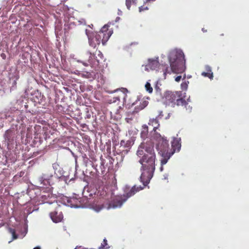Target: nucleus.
Here are the masks:
<instances>
[{
	"label": "nucleus",
	"instance_id": "obj_27",
	"mask_svg": "<svg viewBox=\"0 0 249 249\" xmlns=\"http://www.w3.org/2000/svg\"><path fill=\"white\" fill-rule=\"evenodd\" d=\"M83 64V65H84L85 66H88V64L87 63L84 62Z\"/></svg>",
	"mask_w": 249,
	"mask_h": 249
},
{
	"label": "nucleus",
	"instance_id": "obj_6",
	"mask_svg": "<svg viewBox=\"0 0 249 249\" xmlns=\"http://www.w3.org/2000/svg\"><path fill=\"white\" fill-rule=\"evenodd\" d=\"M148 102L146 101H143L140 102L139 101H136L132 104V106H135L134 109L133 111H128L126 113L125 121L127 123L131 124L133 121L136 120L138 118V113L140 111L145 108L148 105Z\"/></svg>",
	"mask_w": 249,
	"mask_h": 249
},
{
	"label": "nucleus",
	"instance_id": "obj_8",
	"mask_svg": "<svg viewBox=\"0 0 249 249\" xmlns=\"http://www.w3.org/2000/svg\"><path fill=\"white\" fill-rule=\"evenodd\" d=\"M179 93L177 92L167 91L165 93L164 97L167 104L175 103L178 97Z\"/></svg>",
	"mask_w": 249,
	"mask_h": 249
},
{
	"label": "nucleus",
	"instance_id": "obj_17",
	"mask_svg": "<svg viewBox=\"0 0 249 249\" xmlns=\"http://www.w3.org/2000/svg\"><path fill=\"white\" fill-rule=\"evenodd\" d=\"M109 248L108 246H107V240L106 239H104L103 240V241L101 245V246L100 247L99 249H107Z\"/></svg>",
	"mask_w": 249,
	"mask_h": 249
},
{
	"label": "nucleus",
	"instance_id": "obj_3",
	"mask_svg": "<svg viewBox=\"0 0 249 249\" xmlns=\"http://www.w3.org/2000/svg\"><path fill=\"white\" fill-rule=\"evenodd\" d=\"M168 60L170 68L167 67L164 73L170 74L182 73L184 71L185 67V60L184 54L181 50L175 49L170 51L168 55Z\"/></svg>",
	"mask_w": 249,
	"mask_h": 249
},
{
	"label": "nucleus",
	"instance_id": "obj_9",
	"mask_svg": "<svg viewBox=\"0 0 249 249\" xmlns=\"http://www.w3.org/2000/svg\"><path fill=\"white\" fill-rule=\"evenodd\" d=\"M88 55H89V58L88 60V62L89 64H92L93 63V58L95 59L97 61L98 64L99 63V61L100 60L99 59H98L97 56H95L96 54L98 55V56L99 57V58L100 59H103V57H104L103 54L102 53V52L99 50L96 51L95 54H93V53L92 54L90 52H88Z\"/></svg>",
	"mask_w": 249,
	"mask_h": 249
},
{
	"label": "nucleus",
	"instance_id": "obj_28",
	"mask_svg": "<svg viewBox=\"0 0 249 249\" xmlns=\"http://www.w3.org/2000/svg\"><path fill=\"white\" fill-rule=\"evenodd\" d=\"M202 31L203 32H206L207 31V30L205 29L204 28H202Z\"/></svg>",
	"mask_w": 249,
	"mask_h": 249
},
{
	"label": "nucleus",
	"instance_id": "obj_14",
	"mask_svg": "<svg viewBox=\"0 0 249 249\" xmlns=\"http://www.w3.org/2000/svg\"><path fill=\"white\" fill-rule=\"evenodd\" d=\"M176 103L177 106H184L186 109H188L187 107V106H188V109H190V106H188V103H187L184 99H182V98H180V95H179V97H178V99H177V101H176Z\"/></svg>",
	"mask_w": 249,
	"mask_h": 249
},
{
	"label": "nucleus",
	"instance_id": "obj_2",
	"mask_svg": "<svg viewBox=\"0 0 249 249\" xmlns=\"http://www.w3.org/2000/svg\"><path fill=\"white\" fill-rule=\"evenodd\" d=\"M180 138H174L171 142V147L167 140L164 137L160 138L156 148L159 154L161 157L160 162L161 166L165 164L170 157L177 151H179L181 147Z\"/></svg>",
	"mask_w": 249,
	"mask_h": 249
},
{
	"label": "nucleus",
	"instance_id": "obj_22",
	"mask_svg": "<svg viewBox=\"0 0 249 249\" xmlns=\"http://www.w3.org/2000/svg\"><path fill=\"white\" fill-rule=\"evenodd\" d=\"M139 11L140 12L143 11L144 10H147L148 9L147 6H145L144 5L141 6L139 7Z\"/></svg>",
	"mask_w": 249,
	"mask_h": 249
},
{
	"label": "nucleus",
	"instance_id": "obj_7",
	"mask_svg": "<svg viewBox=\"0 0 249 249\" xmlns=\"http://www.w3.org/2000/svg\"><path fill=\"white\" fill-rule=\"evenodd\" d=\"M160 63L158 57L156 58H149L148 59V63L144 66V70L146 71L155 70L159 68Z\"/></svg>",
	"mask_w": 249,
	"mask_h": 249
},
{
	"label": "nucleus",
	"instance_id": "obj_5",
	"mask_svg": "<svg viewBox=\"0 0 249 249\" xmlns=\"http://www.w3.org/2000/svg\"><path fill=\"white\" fill-rule=\"evenodd\" d=\"M143 185H144L143 184ZM146 186L142 187L134 185L132 188H126L124 191V194L122 196H118L115 197L113 201V207L114 208L121 207L127 199L134 196L136 193L144 189Z\"/></svg>",
	"mask_w": 249,
	"mask_h": 249
},
{
	"label": "nucleus",
	"instance_id": "obj_15",
	"mask_svg": "<svg viewBox=\"0 0 249 249\" xmlns=\"http://www.w3.org/2000/svg\"><path fill=\"white\" fill-rule=\"evenodd\" d=\"M148 134V126L146 124H144L142 125V130L141 133V136L142 139H145V138H147Z\"/></svg>",
	"mask_w": 249,
	"mask_h": 249
},
{
	"label": "nucleus",
	"instance_id": "obj_18",
	"mask_svg": "<svg viewBox=\"0 0 249 249\" xmlns=\"http://www.w3.org/2000/svg\"><path fill=\"white\" fill-rule=\"evenodd\" d=\"M145 88L147 91H148L149 93H151L153 91V88L151 86V84L149 82H146Z\"/></svg>",
	"mask_w": 249,
	"mask_h": 249
},
{
	"label": "nucleus",
	"instance_id": "obj_32",
	"mask_svg": "<svg viewBox=\"0 0 249 249\" xmlns=\"http://www.w3.org/2000/svg\"><path fill=\"white\" fill-rule=\"evenodd\" d=\"M160 169H161V170H162V167H161Z\"/></svg>",
	"mask_w": 249,
	"mask_h": 249
},
{
	"label": "nucleus",
	"instance_id": "obj_4",
	"mask_svg": "<svg viewBox=\"0 0 249 249\" xmlns=\"http://www.w3.org/2000/svg\"><path fill=\"white\" fill-rule=\"evenodd\" d=\"M86 33L88 36L89 45L94 48L99 45L101 42L103 45H105L112 35V32L108 31L106 26H104L99 33L93 34L92 36L88 34L87 30H86Z\"/></svg>",
	"mask_w": 249,
	"mask_h": 249
},
{
	"label": "nucleus",
	"instance_id": "obj_30",
	"mask_svg": "<svg viewBox=\"0 0 249 249\" xmlns=\"http://www.w3.org/2000/svg\"><path fill=\"white\" fill-rule=\"evenodd\" d=\"M13 84H14V85H15V86L16 85V84H17L16 81H15L14 82Z\"/></svg>",
	"mask_w": 249,
	"mask_h": 249
},
{
	"label": "nucleus",
	"instance_id": "obj_23",
	"mask_svg": "<svg viewBox=\"0 0 249 249\" xmlns=\"http://www.w3.org/2000/svg\"><path fill=\"white\" fill-rule=\"evenodd\" d=\"M10 230L11 232L12 233V234H13V236L14 238L15 239L17 238V235H16V233H15V230H13V229H10Z\"/></svg>",
	"mask_w": 249,
	"mask_h": 249
},
{
	"label": "nucleus",
	"instance_id": "obj_31",
	"mask_svg": "<svg viewBox=\"0 0 249 249\" xmlns=\"http://www.w3.org/2000/svg\"><path fill=\"white\" fill-rule=\"evenodd\" d=\"M80 248H81V247H77L76 248H75V249H80Z\"/></svg>",
	"mask_w": 249,
	"mask_h": 249
},
{
	"label": "nucleus",
	"instance_id": "obj_11",
	"mask_svg": "<svg viewBox=\"0 0 249 249\" xmlns=\"http://www.w3.org/2000/svg\"><path fill=\"white\" fill-rule=\"evenodd\" d=\"M50 215L52 220L55 223L60 222L63 218L62 214H58L57 212L55 211L50 213Z\"/></svg>",
	"mask_w": 249,
	"mask_h": 249
},
{
	"label": "nucleus",
	"instance_id": "obj_21",
	"mask_svg": "<svg viewBox=\"0 0 249 249\" xmlns=\"http://www.w3.org/2000/svg\"><path fill=\"white\" fill-rule=\"evenodd\" d=\"M188 85L186 82H183L181 84V89L183 90H186L187 89Z\"/></svg>",
	"mask_w": 249,
	"mask_h": 249
},
{
	"label": "nucleus",
	"instance_id": "obj_13",
	"mask_svg": "<svg viewBox=\"0 0 249 249\" xmlns=\"http://www.w3.org/2000/svg\"><path fill=\"white\" fill-rule=\"evenodd\" d=\"M205 70L206 71V72H202L201 75L204 77H208L210 79H213V73L212 71L211 68L209 66H206L205 67Z\"/></svg>",
	"mask_w": 249,
	"mask_h": 249
},
{
	"label": "nucleus",
	"instance_id": "obj_20",
	"mask_svg": "<svg viewBox=\"0 0 249 249\" xmlns=\"http://www.w3.org/2000/svg\"><path fill=\"white\" fill-rule=\"evenodd\" d=\"M104 208L103 205H96L95 206H93V209L96 211V212H99L101 210H102Z\"/></svg>",
	"mask_w": 249,
	"mask_h": 249
},
{
	"label": "nucleus",
	"instance_id": "obj_1",
	"mask_svg": "<svg viewBox=\"0 0 249 249\" xmlns=\"http://www.w3.org/2000/svg\"><path fill=\"white\" fill-rule=\"evenodd\" d=\"M137 155L140 158L141 164V181L147 186L152 178L155 170L156 154L153 143H142L139 146Z\"/></svg>",
	"mask_w": 249,
	"mask_h": 249
},
{
	"label": "nucleus",
	"instance_id": "obj_19",
	"mask_svg": "<svg viewBox=\"0 0 249 249\" xmlns=\"http://www.w3.org/2000/svg\"><path fill=\"white\" fill-rule=\"evenodd\" d=\"M129 141L125 142L124 140H122L120 142V145L121 146L124 147H126L129 146Z\"/></svg>",
	"mask_w": 249,
	"mask_h": 249
},
{
	"label": "nucleus",
	"instance_id": "obj_12",
	"mask_svg": "<svg viewBox=\"0 0 249 249\" xmlns=\"http://www.w3.org/2000/svg\"><path fill=\"white\" fill-rule=\"evenodd\" d=\"M38 181L40 187H44L50 185L49 179L45 178L44 176L40 177L38 178Z\"/></svg>",
	"mask_w": 249,
	"mask_h": 249
},
{
	"label": "nucleus",
	"instance_id": "obj_24",
	"mask_svg": "<svg viewBox=\"0 0 249 249\" xmlns=\"http://www.w3.org/2000/svg\"><path fill=\"white\" fill-rule=\"evenodd\" d=\"M181 78V76H177V77L175 78V81H176V82H179V81H180V80Z\"/></svg>",
	"mask_w": 249,
	"mask_h": 249
},
{
	"label": "nucleus",
	"instance_id": "obj_26",
	"mask_svg": "<svg viewBox=\"0 0 249 249\" xmlns=\"http://www.w3.org/2000/svg\"><path fill=\"white\" fill-rule=\"evenodd\" d=\"M33 249H41V248L40 247L37 246V247L34 248Z\"/></svg>",
	"mask_w": 249,
	"mask_h": 249
},
{
	"label": "nucleus",
	"instance_id": "obj_29",
	"mask_svg": "<svg viewBox=\"0 0 249 249\" xmlns=\"http://www.w3.org/2000/svg\"><path fill=\"white\" fill-rule=\"evenodd\" d=\"M155 0H146V2H150L151 1H155Z\"/></svg>",
	"mask_w": 249,
	"mask_h": 249
},
{
	"label": "nucleus",
	"instance_id": "obj_16",
	"mask_svg": "<svg viewBox=\"0 0 249 249\" xmlns=\"http://www.w3.org/2000/svg\"><path fill=\"white\" fill-rule=\"evenodd\" d=\"M137 0H125V4L128 10L130 9L132 3L136 4Z\"/></svg>",
	"mask_w": 249,
	"mask_h": 249
},
{
	"label": "nucleus",
	"instance_id": "obj_25",
	"mask_svg": "<svg viewBox=\"0 0 249 249\" xmlns=\"http://www.w3.org/2000/svg\"><path fill=\"white\" fill-rule=\"evenodd\" d=\"M0 56L3 59H5L6 58V55L3 53H1L0 54Z\"/></svg>",
	"mask_w": 249,
	"mask_h": 249
},
{
	"label": "nucleus",
	"instance_id": "obj_10",
	"mask_svg": "<svg viewBox=\"0 0 249 249\" xmlns=\"http://www.w3.org/2000/svg\"><path fill=\"white\" fill-rule=\"evenodd\" d=\"M162 112H160L158 117H157L156 118L150 119L148 122V125L151 126L153 127V130L154 131H156V130L160 126V123L158 119V117L160 116H163L161 114Z\"/></svg>",
	"mask_w": 249,
	"mask_h": 249
}]
</instances>
